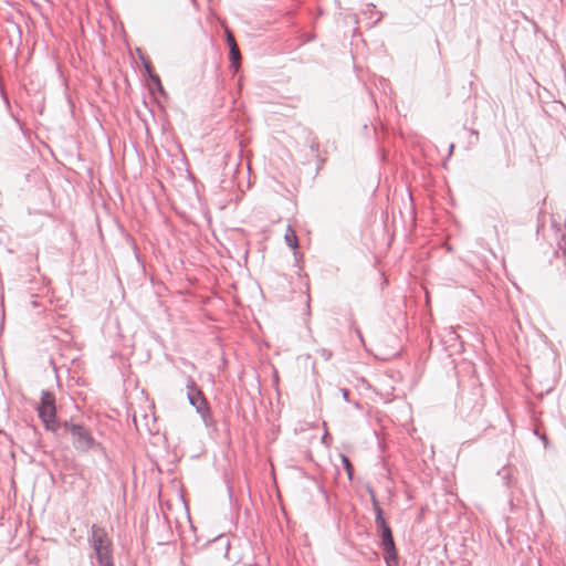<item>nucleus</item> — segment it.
I'll use <instances>...</instances> for the list:
<instances>
[{
  "label": "nucleus",
  "mask_w": 566,
  "mask_h": 566,
  "mask_svg": "<svg viewBox=\"0 0 566 566\" xmlns=\"http://www.w3.org/2000/svg\"><path fill=\"white\" fill-rule=\"evenodd\" d=\"M378 546L382 551V558L386 566H399L400 557L395 541Z\"/></svg>",
  "instance_id": "nucleus-7"
},
{
  "label": "nucleus",
  "mask_w": 566,
  "mask_h": 566,
  "mask_svg": "<svg viewBox=\"0 0 566 566\" xmlns=\"http://www.w3.org/2000/svg\"><path fill=\"white\" fill-rule=\"evenodd\" d=\"M323 356L325 357V359H328L331 357V353H327L326 349H323Z\"/></svg>",
  "instance_id": "nucleus-16"
},
{
  "label": "nucleus",
  "mask_w": 566,
  "mask_h": 566,
  "mask_svg": "<svg viewBox=\"0 0 566 566\" xmlns=\"http://www.w3.org/2000/svg\"><path fill=\"white\" fill-rule=\"evenodd\" d=\"M326 440H327V433H325V434L323 436V438H322V441H323L324 443H326Z\"/></svg>",
  "instance_id": "nucleus-19"
},
{
  "label": "nucleus",
  "mask_w": 566,
  "mask_h": 566,
  "mask_svg": "<svg viewBox=\"0 0 566 566\" xmlns=\"http://www.w3.org/2000/svg\"><path fill=\"white\" fill-rule=\"evenodd\" d=\"M285 242L286 245L293 250L298 248V238L295 233V231L291 228V226L287 227L286 233H285Z\"/></svg>",
  "instance_id": "nucleus-8"
},
{
  "label": "nucleus",
  "mask_w": 566,
  "mask_h": 566,
  "mask_svg": "<svg viewBox=\"0 0 566 566\" xmlns=\"http://www.w3.org/2000/svg\"><path fill=\"white\" fill-rule=\"evenodd\" d=\"M143 65L147 77L155 73L150 61L143 59Z\"/></svg>",
  "instance_id": "nucleus-12"
},
{
  "label": "nucleus",
  "mask_w": 566,
  "mask_h": 566,
  "mask_svg": "<svg viewBox=\"0 0 566 566\" xmlns=\"http://www.w3.org/2000/svg\"><path fill=\"white\" fill-rule=\"evenodd\" d=\"M228 492H229V496H230V499H231V497H232V495H233V489H232V486H231V485H228Z\"/></svg>",
  "instance_id": "nucleus-17"
},
{
  "label": "nucleus",
  "mask_w": 566,
  "mask_h": 566,
  "mask_svg": "<svg viewBox=\"0 0 566 566\" xmlns=\"http://www.w3.org/2000/svg\"><path fill=\"white\" fill-rule=\"evenodd\" d=\"M367 492L370 496L373 511L375 513V525H376L377 534L380 538L378 545L394 542L395 539H394L392 530L384 516V510L381 509V506L379 504V501L376 496L374 489L371 486H367Z\"/></svg>",
  "instance_id": "nucleus-5"
},
{
  "label": "nucleus",
  "mask_w": 566,
  "mask_h": 566,
  "mask_svg": "<svg viewBox=\"0 0 566 566\" xmlns=\"http://www.w3.org/2000/svg\"><path fill=\"white\" fill-rule=\"evenodd\" d=\"M226 41L229 46L230 67L233 69L234 71H238L239 65H240V59H241L240 50H239V46L235 42L233 34L229 30L226 31Z\"/></svg>",
  "instance_id": "nucleus-6"
},
{
  "label": "nucleus",
  "mask_w": 566,
  "mask_h": 566,
  "mask_svg": "<svg viewBox=\"0 0 566 566\" xmlns=\"http://www.w3.org/2000/svg\"><path fill=\"white\" fill-rule=\"evenodd\" d=\"M533 24H534V27H535V30H537V29H538L537 23L533 22Z\"/></svg>",
  "instance_id": "nucleus-22"
},
{
  "label": "nucleus",
  "mask_w": 566,
  "mask_h": 566,
  "mask_svg": "<svg viewBox=\"0 0 566 566\" xmlns=\"http://www.w3.org/2000/svg\"><path fill=\"white\" fill-rule=\"evenodd\" d=\"M340 458H342L343 467H344L345 471L347 472L349 480H352L353 474H354V467L348 457L340 454Z\"/></svg>",
  "instance_id": "nucleus-9"
},
{
  "label": "nucleus",
  "mask_w": 566,
  "mask_h": 566,
  "mask_svg": "<svg viewBox=\"0 0 566 566\" xmlns=\"http://www.w3.org/2000/svg\"><path fill=\"white\" fill-rule=\"evenodd\" d=\"M87 542L93 548L91 558L93 566H115L113 556V542L105 527L93 524L88 532Z\"/></svg>",
  "instance_id": "nucleus-1"
},
{
  "label": "nucleus",
  "mask_w": 566,
  "mask_h": 566,
  "mask_svg": "<svg viewBox=\"0 0 566 566\" xmlns=\"http://www.w3.org/2000/svg\"><path fill=\"white\" fill-rule=\"evenodd\" d=\"M374 8L375 6L373 3L367 4V9L364 11V14H367L368 12L371 13Z\"/></svg>",
  "instance_id": "nucleus-15"
},
{
  "label": "nucleus",
  "mask_w": 566,
  "mask_h": 566,
  "mask_svg": "<svg viewBox=\"0 0 566 566\" xmlns=\"http://www.w3.org/2000/svg\"><path fill=\"white\" fill-rule=\"evenodd\" d=\"M36 411L45 430L54 434H60L62 422H60L56 417V401L53 392L49 390L41 391V398L36 407Z\"/></svg>",
  "instance_id": "nucleus-4"
},
{
  "label": "nucleus",
  "mask_w": 566,
  "mask_h": 566,
  "mask_svg": "<svg viewBox=\"0 0 566 566\" xmlns=\"http://www.w3.org/2000/svg\"><path fill=\"white\" fill-rule=\"evenodd\" d=\"M186 388L188 401L200 415L205 426L216 429V420L212 416L209 402L201 388L190 376L187 378Z\"/></svg>",
  "instance_id": "nucleus-3"
},
{
  "label": "nucleus",
  "mask_w": 566,
  "mask_h": 566,
  "mask_svg": "<svg viewBox=\"0 0 566 566\" xmlns=\"http://www.w3.org/2000/svg\"><path fill=\"white\" fill-rule=\"evenodd\" d=\"M342 394H343V398L346 400V401H349V395H350V391L346 388L342 389Z\"/></svg>",
  "instance_id": "nucleus-14"
},
{
  "label": "nucleus",
  "mask_w": 566,
  "mask_h": 566,
  "mask_svg": "<svg viewBox=\"0 0 566 566\" xmlns=\"http://www.w3.org/2000/svg\"><path fill=\"white\" fill-rule=\"evenodd\" d=\"M319 490L324 494V496H327V492H326V490L324 488H321Z\"/></svg>",
  "instance_id": "nucleus-18"
},
{
  "label": "nucleus",
  "mask_w": 566,
  "mask_h": 566,
  "mask_svg": "<svg viewBox=\"0 0 566 566\" xmlns=\"http://www.w3.org/2000/svg\"><path fill=\"white\" fill-rule=\"evenodd\" d=\"M56 437L70 436L72 444L78 452H87L96 447L101 448V443L95 440L88 427L83 423L73 421H63L61 423L60 434Z\"/></svg>",
  "instance_id": "nucleus-2"
},
{
  "label": "nucleus",
  "mask_w": 566,
  "mask_h": 566,
  "mask_svg": "<svg viewBox=\"0 0 566 566\" xmlns=\"http://www.w3.org/2000/svg\"><path fill=\"white\" fill-rule=\"evenodd\" d=\"M148 80H149L150 84L154 85L159 93H165L164 86L161 84V80L158 74H156V73L150 74V76H148Z\"/></svg>",
  "instance_id": "nucleus-10"
},
{
  "label": "nucleus",
  "mask_w": 566,
  "mask_h": 566,
  "mask_svg": "<svg viewBox=\"0 0 566 566\" xmlns=\"http://www.w3.org/2000/svg\"><path fill=\"white\" fill-rule=\"evenodd\" d=\"M503 473H504L503 478L507 479V472L505 470H503Z\"/></svg>",
  "instance_id": "nucleus-21"
},
{
  "label": "nucleus",
  "mask_w": 566,
  "mask_h": 566,
  "mask_svg": "<svg viewBox=\"0 0 566 566\" xmlns=\"http://www.w3.org/2000/svg\"><path fill=\"white\" fill-rule=\"evenodd\" d=\"M352 327H353L355 334L357 335V337L359 338L360 343L364 344L365 340H364L363 333H361L359 327L355 326V321L354 319L352 321Z\"/></svg>",
  "instance_id": "nucleus-13"
},
{
  "label": "nucleus",
  "mask_w": 566,
  "mask_h": 566,
  "mask_svg": "<svg viewBox=\"0 0 566 566\" xmlns=\"http://www.w3.org/2000/svg\"><path fill=\"white\" fill-rule=\"evenodd\" d=\"M471 134L478 136L479 133L474 129H471Z\"/></svg>",
  "instance_id": "nucleus-20"
},
{
  "label": "nucleus",
  "mask_w": 566,
  "mask_h": 566,
  "mask_svg": "<svg viewBox=\"0 0 566 566\" xmlns=\"http://www.w3.org/2000/svg\"><path fill=\"white\" fill-rule=\"evenodd\" d=\"M310 149L313 153V156L316 159H319V142L316 138H313L310 143Z\"/></svg>",
  "instance_id": "nucleus-11"
}]
</instances>
